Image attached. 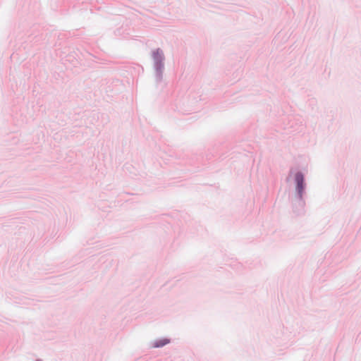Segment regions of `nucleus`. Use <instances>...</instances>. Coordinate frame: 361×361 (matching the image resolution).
I'll return each mask as SVG.
<instances>
[{
    "label": "nucleus",
    "mask_w": 361,
    "mask_h": 361,
    "mask_svg": "<svg viewBox=\"0 0 361 361\" xmlns=\"http://www.w3.org/2000/svg\"><path fill=\"white\" fill-rule=\"evenodd\" d=\"M295 181L298 185V189L299 192H300L303 189V181H304L303 175L301 173H296Z\"/></svg>",
    "instance_id": "1"
},
{
    "label": "nucleus",
    "mask_w": 361,
    "mask_h": 361,
    "mask_svg": "<svg viewBox=\"0 0 361 361\" xmlns=\"http://www.w3.org/2000/svg\"><path fill=\"white\" fill-rule=\"evenodd\" d=\"M169 342V340L164 339V340L160 341L158 343H157L154 346L155 347H161V346H164V345L167 344Z\"/></svg>",
    "instance_id": "2"
}]
</instances>
